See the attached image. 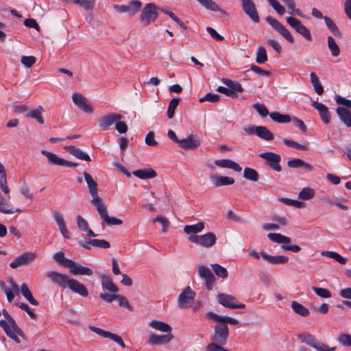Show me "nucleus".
<instances>
[{"mask_svg":"<svg viewBox=\"0 0 351 351\" xmlns=\"http://www.w3.org/2000/svg\"><path fill=\"white\" fill-rule=\"evenodd\" d=\"M229 330L228 326L221 324H217L214 328V333L211 339L215 343L226 345L228 341Z\"/></svg>","mask_w":351,"mask_h":351,"instance_id":"9","label":"nucleus"},{"mask_svg":"<svg viewBox=\"0 0 351 351\" xmlns=\"http://www.w3.org/2000/svg\"><path fill=\"white\" fill-rule=\"evenodd\" d=\"M0 189L4 194L8 195V198L10 199L9 194L10 190L8 185L7 175L0 176Z\"/></svg>","mask_w":351,"mask_h":351,"instance_id":"61","label":"nucleus"},{"mask_svg":"<svg viewBox=\"0 0 351 351\" xmlns=\"http://www.w3.org/2000/svg\"><path fill=\"white\" fill-rule=\"evenodd\" d=\"M269 4L280 15L285 13V8L277 0H267Z\"/></svg>","mask_w":351,"mask_h":351,"instance_id":"60","label":"nucleus"},{"mask_svg":"<svg viewBox=\"0 0 351 351\" xmlns=\"http://www.w3.org/2000/svg\"><path fill=\"white\" fill-rule=\"evenodd\" d=\"M217 300L223 306L230 309L245 308V305L244 304L240 303L235 297L230 294L223 293H218L217 295Z\"/></svg>","mask_w":351,"mask_h":351,"instance_id":"8","label":"nucleus"},{"mask_svg":"<svg viewBox=\"0 0 351 351\" xmlns=\"http://www.w3.org/2000/svg\"><path fill=\"white\" fill-rule=\"evenodd\" d=\"M189 241L205 248H211L216 244L217 237L213 232H208L202 235L191 236Z\"/></svg>","mask_w":351,"mask_h":351,"instance_id":"4","label":"nucleus"},{"mask_svg":"<svg viewBox=\"0 0 351 351\" xmlns=\"http://www.w3.org/2000/svg\"><path fill=\"white\" fill-rule=\"evenodd\" d=\"M5 334L12 339L15 342L19 343L20 340L19 339V336L21 337L23 339H25L26 337L25 335L23 334V331L21 330V328L16 325H14V326H10L9 328H7L5 329H3Z\"/></svg>","mask_w":351,"mask_h":351,"instance_id":"28","label":"nucleus"},{"mask_svg":"<svg viewBox=\"0 0 351 351\" xmlns=\"http://www.w3.org/2000/svg\"><path fill=\"white\" fill-rule=\"evenodd\" d=\"M298 339H300L302 343H304L309 346L313 348L315 343H317V340L315 339L314 336L311 335L308 332H302L297 335Z\"/></svg>","mask_w":351,"mask_h":351,"instance_id":"42","label":"nucleus"},{"mask_svg":"<svg viewBox=\"0 0 351 351\" xmlns=\"http://www.w3.org/2000/svg\"><path fill=\"white\" fill-rule=\"evenodd\" d=\"M315 191L311 187H305L298 194V198L302 200H309L314 197Z\"/></svg>","mask_w":351,"mask_h":351,"instance_id":"49","label":"nucleus"},{"mask_svg":"<svg viewBox=\"0 0 351 351\" xmlns=\"http://www.w3.org/2000/svg\"><path fill=\"white\" fill-rule=\"evenodd\" d=\"M64 149H66L69 154H72L73 156H74L75 158H77L78 159L85 160V161H90L91 160V159H90V156L88 155V154H86L82 149L75 147V146H72V145L66 146V147H64Z\"/></svg>","mask_w":351,"mask_h":351,"instance_id":"33","label":"nucleus"},{"mask_svg":"<svg viewBox=\"0 0 351 351\" xmlns=\"http://www.w3.org/2000/svg\"><path fill=\"white\" fill-rule=\"evenodd\" d=\"M41 154L46 156L48 162L53 165L64 166V159L59 157L58 155L53 152H50L46 150H42Z\"/></svg>","mask_w":351,"mask_h":351,"instance_id":"34","label":"nucleus"},{"mask_svg":"<svg viewBox=\"0 0 351 351\" xmlns=\"http://www.w3.org/2000/svg\"><path fill=\"white\" fill-rule=\"evenodd\" d=\"M173 339L171 334L156 335L151 334L147 339V343L150 345L159 346L169 343Z\"/></svg>","mask_w":351,"mask_h":351,"instance_id":"25","label":"nucleus"},{"mask_svg":"<svg viewBox=\"0 0 351 351\" xmlns=\"http://www.w3.org/2000/svg\"><path fill=\"white\" fill-rule=\"evenodd\" d=\"M321 254L324 256L331 258L342 265L346 264L347 262L346 258L343 257L341 255L335 252L323 251L321 252Z\"/></svg>","mask_w":351,"mask_h":351,"instance_id":"46","label":"nucleus"},{"mask_svg":"<svg viewBox=\"0 0 351 351\" xmlns=\"http://www.w3.org/2000/svg\"><path fill=\"white\" fill-rule=\"evenodd\" d=\"M311 106L317 110L320 116L321 120L325 123L328 124L330 122L331 116L328 108L324 104L318 101H313L311 104Z\"/></svg>","mask_w":351,"mask_h":351,"instance_id":"23","label":"nucleus"},{"mask_svg":"<svg viewBox=\"0 0 351 351\" xmlns=\"http://www.w3.org/2000/svg\"><path fill=\"white\" fill-rule=\"evenodd\" d=\"M158 17L156 5L153 3H147L143 8L141 14V22L145 26L154 23Z\"/></svg>","mask_w":351,"mask_h":351,"instance_id":"7","label":"nucleus"},{"mask_svg":"<svg viewBox=\"0 0 351 351\" xmlns=\"http://www.w3.org/2000/svg\"><path fill=\"white\" fill-rule=\"evenodd\" d=\"M265 20L268 24H269L289 43H293L294 42L293 36H292L289 30L287 29L282 24H281L277 19L271 16H267Z\"/></svg>","mask_w":351,"mask_h":351,"instance_id":"12","label":"nucleus"},{"mask_svg":"<svg viewBox=\"0 0 351 351\" xmlns=\"http://www.w3.org/2000/svg\"><path fill=\"white\" fill-rule=\"evenodd\" d=\"M243 177L249 180L256 182L258 180V173L250 167H245L243 170Z\"/></svg>","mask_w":351,"mask_h":351,"instance_id":"53","label":"nucleus"},{"mask_svg":"<svg viewBox=\"0 0 351 351\" xmlns=\"http://www.w3.org/2000/svg\"><path fill=\"white\" fill-rule=\"evenodd\" d=\"M36 257V252H25L16 257L13 261L10 263V267L16 269L19 267L25 266L34 261Z\"/></svg>","mask_w":351,"mask_h":351,"instance_id":"14","label":"nucleus"},{"mask_svg":"<svg viewBox=\"0 0 351 351\" xmlns=\"http://www.w3.org/2000/svg\"><path fill=\"white\" fill-rule=\"evenodd\" d=\"M142 7V3L140 0H132L128 5H114V9L121 13H126L130 16H134L139 12Z\"/></svg>","mask_w":351,"mask_h":351,"instance_id":"10","label":"nucleus"},{"mask_svg":"<svg viewBox=\"0 0 351 351\" xmlns=\"http://www.w3.org/2000/svg\"><path fill=\"white\" fill-rule=\"evenodd\" d=\"M67 268H69L70 272L75 276H91L93 274V271L90 268L82 266L80 264L74 262L73 261H67Z\"/></svg>","mask_w":351,"mask_h":351,"instance_id":"22","label":"nucleus"},{"mask_svg":"<svg viewBox=\"0 0 351 351\" xmlns=\"http://www.w3.org/2000/svg\"><path fill=\"white\" fill-rule=\"evenodd\" d=\"M179 104V99L173 98L172 99L169 104L168 109H167V117L169 119H172L175 114V110L178 107Z\"/></svg>","mask_w":351,"mask_h":351,"instance_id":"54","label":"nucleus"},{"mask_svg":"<svg viewBox=\"0 0 351 351\" xmlns=\"http://www.w3.org/2000/svg\"><path fill=\"white\" fill-rule=\"evenodd\" d=\"M263 259L271 265L285 264L289 261V258L287 256H272L269 254H263Z\"/></svg>","mask_w":351,"mask_h":351,"instance_id":"35","label":"nucleus"},{"mask_svg":"<svg viewBox=\"0 0 351 351\" xmlns=\"http://www.w3.org/2000/svg\"><path fill=\"white\" fill-rule=\"evenodd\" d=\"M87 243L101 249H108L110 247L109 242L104 239H93V241H88Z\"/></svg>","mask_w":351,"mask_h":351,"instance_id":"58","label":"nucleus"},{"mask_svg":"<svg viewBox=\"0 0 351 351\" xmlns=\"http://www.w3.org/2000/svg\"><path fill=\"white\" fill-rule=\"evenodd\" d=\"M204 223L198 222L196 224L186 225L184 227V231L187 234L194 236L197 233L202 232L204 229Z\"/></svg>","mask_w":351,"mask_h":351,"instance_id":"37","label":"nucleus"},{"mask_svg":"<svg viewBox=\"0 0 351 351\" xmlns=\"http://www.w3.org/2000/svg\"><path fill=\"white\" fill-rule=\"evenodd\" d=\"M2 314L5 318V320H0V326L3 329H5L10 326H14V325H16L15 320L10 316V315L6 310L3 309L2 311Z\"/></svg>","mask_w":351,"mask_h":351,"instance_id":"41","label":"nucleus"},{"mask_svg":"<svg viewBox=\"0 0 351 351\" xmlns=\"http://www.w3.org/2000/svg\"><path fill=\"white\" fill-rule=\"evenodd\" d=\"M321 254L324 256L331 258L342 265L346 264L347 262L346 258L343 257L341 255L335 252L323 251L321 252Z\"/></svg>","mask_w":351,"mask_h":351,"instance_id":"45","label":"nucleus"},{"mask_svg":"<svg viewBox=\"0 0 351 351\" xmlns=\"http://www.w3.org/2000/svg\"><path fill=\"white\" fill-rule=\"evenodd\" d=\"M312 290L315 294L322 298H330L332 296L331 292L325 288L312 287Z\"/></svg>","mask_w":351,"mask_h":351,"instance_id":"56","label":"nucleus"},{"mask_svg":"<svg viewBox=\"0 0 351 351\" xmlns=\"http://www.w3.org/2000/svg\"><path fill=\"white\" fill-rule=\"evenodd\" d=\"M195 297L196 293L190 286H187L178 295L177 301L178 306L181 309L191 307Z\"/></svg>","mask_w":351,"mask_h":351,"instance_id":"5","label":"nucleus"},{"mask_svg":"<svg viewBox=\"0 0 351 351\" xmlns=\"http://www.w3.org/2000/svg\"><path fill=\"white\" fill-rule=\"evenodd\" d=\"M270 118L276 123H287L291 121V118L288 114H282L278 112H273L269 114Z\"/></svg>","mask_w":351,"mask_h":351,"instance_id":"43","label":"nucleus"},{"mask_svg":"<svg viewBox=\"0 0 351 351\" xmlns=\"http://www.w3.org/2000/svg\"><path fill=\"white\" fill-rule=\"evenodd\" d=\"M197 271L199 276L204 280L206 289L211 290L213 289L215 278L210 269L205 265H199L198 267Z\"/></svg>","mask_w":351,"mask_h":351,"instance_id":"19","label":"nucleus"},{"mask_svg":"<svg viewBox=\"0 0 351 351\" xmlns=\"http://www.w3.org/2000/svg\"><path fill=\"white\" fill-rule=\"evenodd\" d=\"M123 117L119 113H108L99 120V127L104 130H108L110 127L115 125L117 121H120Z\"/></svg>","mask_w":351,"mask_h":351,"instance_id":"17","label":"nucleus"},{"mask_svg":"<svg viewBox=\"0 0 351 351\" xmlns=\"http://www.w3.org/2000/svg\"><path fill=\"white\" fill-rule=\"evenodd\" d=\"M100 217L108 225V226H119L121 225L123 221L121 219L114 217H110L108 213L106 206L104 202L95 206Z\"/></svg>","mask_w":351,"mask_h":351,"instance_id":"16","label":"nucleus"},{"mask_svg":"<svg viewBox=\"0 0 351 351\" xmlns=\"http://www.w3.org/2000/svg\"><path fill=\"white\" fill-rule=\"evenodd\" d=\"M53 258L58 263L67 268V261H72L71 259L66 258L62 252H56L53 254Z\"/></svg>","mask_w":351,"mask_h":351,"instance_id":"59","label":"nucleus"},{"mask_svg":"<svg viewBox=\"0 0 351 351\" xmlns=\"http://www.w3.org/2000/svg\"><path fill=\"white\" fill-rule=\"evenodd\" d=\"M286 21L292 28L302 35L306 40L308 41L312 40V36L310 31L299 19L292 16H287L286 17Z\"/></svg>","mask_w":351,"mask_h":351,"instance_id":"13","label":"nucleus"},{"mask_svg":"<svg viewBox=\"0 0 351 351\" xmlns=\"http://www.w3.org/2000/svg\"><path fill=\"white\" fill-rule=\"evenodd\" d=\"M243 132L247 135H256L265 141L274 139V134L265 126L248 125L243 128Z\"/></svg>","mask_w":351,"mask_h":351,"instance_id":"6","label":"nucleus"},{"mask_svg":"<svg viewBox=\"0 0 351 351\" xmlns=\"http://www.w3.org/2000/svg\"><path fill=\"white\" fill-rule=\"evenodd\" d=\"M287 165L290 168L304 167L308 171H313L314 168L309 163L306 162L300 158H293L287 162Z\"/></svg>","mask_w":351,"mask_h":351,"instance_id":"36","label":"nucleus"},{"mask_svg":"<svg viewBox=\"0 0 351 351\" xmlns=\"http://www.w3.org/2000/svg\"><path fill=\"white\" fill-rule=\"evenodd\" d=\"M0 287L2 291L5 293L7 297V300L9 302H11L14 298V294H19V292L32 305H38V302L33 297L30 289H29L27 284L23 283L19 288V286L15 283L13 280H10V286L8 287L3 281H0Z\"/></svg>","mask_w":351,"mask_h":351,"instance_id":"2","label":"nucleus"},{"mask_svg":"<svg viewBox=\"0 0 351 351\" xmlns=\"http://www.w3.org/2000/svg\"><path fill=\"white\" fill-rule=\"evenodd\" d=\"M280 200V202H282V203H284L287 205L292 206H293L295 208H304L305 206V203H304L303 202L291 199L289 198L282 197Z\"/></svg>","mask_w":351,"mask_h":351,"instance_id":"57","label":"nucleus"},{"mask_svg":"<svg viewBox=\"0 0 351 351\" xmlns=\"http://www.w3.org/2000/svg\"><path fill=\"white\" fill-rule=\"evenodd\" d=\"M202 142L195 135H189L186 138L181 139L179 147L185 150L194 149L200 146Z\"/></svg>","mask_w":351,"mask_h":351,"instance_id":"21","label":"nucleus"},{"mask_svg":"<svg viewBox=\"0 0 351 351\" xmlns=\"http://www.w3.org/2000/svg\"><path fill=\"white\" fill-rule=\"evenodd\" d=\"M206 9L214 11L220 12L221 10L220 7L213 0H196Z\"/></svg>","mask_w":351,"mask_h":351,"instance_id":"50","label":"nucleus"},{"mask_svg":"<svg viewBox=\"0 0 351 351\" xmlns=\"http://www.w3.org/2000/svg\"><path fill=\"white\" fill-rule=\"evenodd\" d=\"M210 266L216 276L218 277L221 278H226L228 276V272L227 269L219 264H211Z\"/></svg>","mask_w":351,"mask_h":351,"instance_id":"51","label":"nucleus"},{"mask_svg":"<svg viewBox=\"0 0 351 351\" xmlns=\"http://www.w3.org/2000/svg\"><path fill=\"white\" fill-rule=\"evenodd\" d=\"M324 20L325 21L326 25L327 26L328 29L334 34V36L337 37H341V34L339 30L338 27L330 18L328 16H324Z\"/></svg>","mask_w":351,"mask_h":351,"instance_id":"47","label":"nucleus"},{"mask_svg":"<svg viewBox=\"0 0 351 351\" xmlns=\"http://www.w3.org/2000/svg\"><path fill=\"white\" fill-rule=\"evenodd\" d=\"M133 174L141 179L154 178L156 176V173L152 169H138L133 171Z\"/></svg>","mask_w":351,"mask_h":351,"instance_id":"38","label":"nucleus"},{"mask_svg":"<svg viewBox=\"0 0 351 351\" xmlns=\"http://www.w3.org/2000/svg\"><path fill=\"white\" fill-rule=\"evenodd\" d=\"M259 157L265 159L267 165L273 170L278 172L281 171L282 169L280 165L281 157L279 154L271 152H266L261 153Z\"/></svg>","mask_w":351,"mask_h":351,"instance_id":"15","label":"nucleus"},{"mask_svg":"<svg viewBox=\"0 0 351 351\" xmlns=\"http://www.w3.org/2000/svg\"><path fill=\"white\" fill-rule=\"evenodd\" d=\"M76 223L79 230L86 232L88 237H96L97 236V234L89 228L87 221L81 215L76 216Z\"/></svg>","mask_w":351,"mask_h":351,"instance_id":"29","label":"nucleus"},{"mask_svg":"<svg viewBox=\"0 0 351 351\" xmlns=\"http://www.w3.org/2000/svg\"><path fill=\"white\" fill-rule=\"evenodd\" d=\"M21 211V210L20 208H15L12 206L9 200L0 193V213L4 214H13L16 212Z\"/></svg>","mask_w":351,"mask_h":351,"instance_id":"26","label":"nucleus"},{"mask_svg":"<svg viewBox=\"0 0 351 351\" xmlns=\"http://www.w3.org/2000/svg\"><path fill=\"white\" fill-rule=\"evenodd\" d=\"M337 114L340 120L347 126L351 127V112L345 107H337L336 108Z\"/></svg>","mask_w":351,"mask_h":351,"instance_id":"31","label":"nucleus"},{"mask_svg":"<svg viewBox=\"0 0 351 351\" xmlns=\"http://www.w3.org/2000/svg\"><path fill=\"white\" fill-rule=\"evenodd\" d=\"M89 329L93 332L97 334L98 335L104 337L108 338L112 341L116 342L119 345H120L122 348H125V345L122 340V339L117 335L112 333L109 331L104 330L100 328H97L93 326H89Z\"/></svg>","mask_w":351,"mask_h":351,"instance_id":"18","label":"nucleus"},{"mask_svg":"<svg viewBox=\"0 0 351 351\" xmlns=\"http://www.w3.org/2000/svg\"><path fill=\"white\" fill-rule=\"evenodd\" d=\"M101 283L104 290L108 291L112 293H117L119 291V289L113 283L110 276L108 274H102L101 276Z\"/></svg>","mask_w":351,"mask_h":351,"instance_id":"27","label":"nucleus"},{"mask_svg":"<svg viewBox=\"0 0 351 351\" xmlns=\"http://www.w3.org/2000/svg\"><path fill=\"white\" fill-rule=\"evenodd\" d=\"M83 175L87 184L89 193L92 197L91 203L93 206H95L103 202L101 198L98 195L97 184L94 180L91 175L87 172H84Z\"/></svg>","mask_w":351,"mask_h":351,"instance_id":"11","label":"nucleus"},{"mask_svg":"<svg viewBox=\"0 0 351 351\" xmlns=\"http://www.w3.org/2000/svg\"><path fill=\"white\" fill-rule=\"evenodd\" d=\"M313 348L318 351H335L336 347H328L325 343L317 341Z\"/></svg>","mask_w":351,"mask_h":351,"instance_id":"64","label":"nucleus"},{"mask_svg":"<svg viewBox=\"0 0 351 351\" xmlns=\"http://www.w3.org/2000/svg\"><path fill=\"white\" fill-rule=\"evenodd\" d=\"M210 180L215 186H222L234 184V180L228 176H211Z\"/></svg>","mask_w":351,"mask_h":351,"instance_id":"30","label":"nucleus"},{"mask_svg":"<svg viewBox=\"0 0 351 351\" xmlns=\"http://www.w3.org/2000/svg\"><path fill=\"white\" fill-rule=\"evenodd\" d=\"M241 3L245 14L247 15L253 22L258 23L259 16L254 3L252 0H245Z\"/></svg>","mask_w":351,"mask_h":351,"instance_id":"24","label":"nucleus"},{"mask_svg":"<svg viewBox=\"0 0 351 351\" xmlns=\"http://www.w3.org/2000/svg\"><path fill=\"white\" fill-rule=\"evenodd\" d=\"M291 308L295 313L303 317L308 316L310 313L307 308L295 301L291 302Z\"/></svg>","mask_w":351,"mask_h":351,"instance_id":"44","label":"nucleus"},{"mask_svg":"<svg viewBox=\"0 0 351 351\" xmlns=\"http://www.w3.org/2000/svg\"><path fill=\"white\" fill-rule=\"evenodd\" d=\"M327 40L328 47L330 49L332 55L335 57L338 56L340 53V49L337 44L336 43L335 39L332 36H329L327 38Z\"/></svg>","mask_w":351,"mask_h":351,"instance_id":"52","label":"nucleus"},{"mask_svg":"<svg viewBox=\"0 0 351 351\" xmlns=\"http://www.w3.org/2000/svg\"><path fill=\"white\" fill-rule=\"evenodd\" d=\"M47 276L62 289L68 288L72 292L82 297H87L88 295L87 288L82 283L74 278H69L66 274L52 271L47 272Z\"/></svg>","mask_w":351,"mask_h":351,"instance_id":"1","label":"nucleus"},{"mask_svg":"<svg viewBox=\"0 0 351 351\" xmlns=\"http://www.w3.org/2000/svg\"><path fill=\"white\" fill-rule=\"evenodd\" d=\"M313 348L318 351H335L336 347H328L325 343L317 341Z\"/></svg>","mask_w":351,"mask_h":351,"instance_id":"63","label":"nucleus"},{"mask_svg":"<svg viewBox=\"0 0 351 351\" xmlns=\"http://www.w3.org/2000/svg\"><path fill=\"white\" fill-rule=\"evenodd\" d=\"M149 326L156 330L167 334H171L172 328L167 323L158 320H152L149 323Z\"/></svg>","mask_w":351,"mask_h":351,"instance_id":"32","label":"nucleus"},{"mask_svg":"<svg viewBox=\"0 0 351 351\" xmlns=\"http://www.w3.org/2000/svg\"><path fill=\"white\" fill-rule=\"evenodd\" d=\"M337 340L343 347H351V335L341 333L338 335Z\"/></svg>","mask_w":351,"mask_h":351,"instance_id":"55","label":"nucleus"},{"mask_svg":"<svg viewBox=\"0 0 351 351\" xmlns=\"http://www.w3.org/2000/svg\"><path fill=\"white\" fill-rule=\"evenodd\" d=\"M267 237L274 243L282 244L281 248L283 250L293 252H298L301 250V247L298 245H287L291 243V239L280 233H269Z\"/></svg>","mask_w":351,"mask_h":351,"instance_id":"3","label":"nucleus"},{"mask_svg":"<svg viewBox=\"0 0 351 351\" xmlns=\"http://www.w3.org/2000/svg\"><path fill=\"white\" fill-rule=\"evenodd\" d=\"M223 345L219 344L218 343L212 342L207 345L206 351H230L229 350L223 347Z\"/></svg>","mask_w":351,"mask_h":351,"instance_id":"62","label":"nucleus"},{"mask_svg":"<svg viewBox=\"0 0 351 351\" xmlns=\"http://www.w3.org/2000/svg\"><path fill=\"white\" fill-rule=\"evenodd\" d=\"M72 99L73 103L80 108L81 110L86 113L93 112V108L88 102L87 99L80 93H73L72 95Z\"/></svg>","mask_w":351,"mask_h":351,"instance_id":"20","label":"nucleus"},{"mask_svg":"<svg viewBox=\"0 0 351 351\" xmlns=\"http://www.w3.org/2000/svg\"><path fill=\"white\" fill-rule=\"evenodd\" d=\"M223 82L226 86L229 87L233 97L237 95V93H241L243 91V88L241 84L237 82H234L229 79H223Z\"/></svg>","mask_w":351,"mask_h":351,"instance_id":"39","label":"nucleus"},{"mask_svg":"<svg viewBox=\"0 0 351 351\" xmlns=\"http://www.w3.org/2000/svg\"><path fill=\"white\" fill-rule=\"evenodd\" d=\"M43 110V108L41 106H38L36 108L28 112L26 114V117L34 119L40 124H43L44 120H43V118L42 117Z\"/></svg>","mask_w":351,"mask_h":351,"instance_id":"40","label":"nucleus"},{"mask_svg":"<svg viewBox=\"0 0 351 351\" xmlns=\"http://www.w3.org/2000/svg\"><path fill=\"white\" fill-rule=\"evenodd\" d=\"M267 61V54L265 48L259 46L256 52V62L258 64H264Z\"/></svg>","mask_w":351,"mask_h":351,"instance_id":"48","label":"nucleus"}]
</instances>
